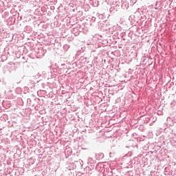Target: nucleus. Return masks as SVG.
<instances>
[{
  "instance_id": "obj_1",
  "label": "nucleus",
  "mask_w": 176,
  "mask_h": 176,
  "mask_svg": "<svg viewBox=\"0 0 176 176\" xmlns=\"http://www.w3.org/2000/svg\"><path fill=\"white\" fill-rule=\"evenodd\" d=\"M173 31H174V32H176L175 29V30H173Z\"/></svg>"
}]
</instances>
